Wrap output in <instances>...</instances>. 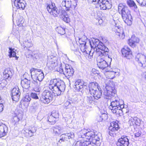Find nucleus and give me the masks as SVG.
Here are the masks:
<instances>
[{"label": "nucleus", "instance_id": "c03bdc74", "mask_svg": "<svg viewBox=\"0 0 146 146\" xmlns=\"http://www.w3.org/2000/svg\"><path fill=\"white\" fill-rule=\"evenodd\" d=\"M86 139H84V141H82L83 146H89L92 143L91 140H85Z\"/></svg>", "mask_w": 146, "mask_h": 146}, {"label": "nucleus", "instance_id": "7ed1b4c3", "mask_svg": "<svg viewBox=\"0 0 146 146\" xmlns=\"http://www.w3.org/2000/svg\"><path fill=\"white\" fill-rule=\"evenodd\" d=\"M111 104L109 108L113 113L116 114H121L122 109L124 108L122 100H120L118 97H112L110 98Z\"/></svg>", "mask_w": 146, "mask_h": 146}, {"label": "nucleus", "instance_id": "4be33fe9", "mask_svg": "<svg viewBox=\"0 0 146 146\" xmlns=\"http://www.w3.org/2000/svg\"><path fill=\"white\" fill-rule=\"evenodd\" d=\"M14 4L17 9H24L25 7L26 3L23 0H14Z\"/></svg>", "mask_w": 146, "mask_h": 146}, {"label": "nucleus", "instance_id": "39448f33", "mask_svg": "<svg viewBox=\"0 0 146 146\" xmlns=\"http://www.w3.org/2000/svg\"><path fill=\"white\" fill-rule=\"evenodd\" d=\"M106 59L108 60V62L110 63L112 61V58L109 57L108 54L106 56L104 54L98 55L97 58L98 61V66L99 68L102 70L105 71H108V68H110L109 67L108 63L105 60Z\"/></svg>", "mask_w": 146, "mask_h": 146}, {"label": "nucleus", "instance_id": "4468645a", "mask_svg": "<svg viewBox=\"0 0 146 146\" xmlns=\"http://www.w3.org/2000/svg\"><path fill=\"white\" fill-rule=\"evenodd\" d=\"M50 4L47 6V9L48 12L54 17L58 16L59 11L58 8L55 6L54 4Z\"/></svg>", "mask_w": 146, "mask_h": 146}, {"label": "nucleus", "instance_id": "5fc2aeb1", "mask_svg": "<svg viewBox=\"0 0 146 146\" xmlns=\"http://www.w3.org/2000/svg\"><path fill=\"white\" fill-rule=\"evenodd\" d=\"M82 131V130L81 131L78 133V136L79 138H82L83 139H85V137H86V134H84V133H81V132Z\"/></svg>", "mask_w": 146, "mask_h": 146}, {"label": "nucleus", "instance_id": "1a4fd4ad", "mask_svg": "<svg viewBox=\"0 0 146 146\" xmlns=\"http://www.w3.org/2000/svg\"><path fill=\"white\" fill-rule=\"evenodd\" d=\"M90 3L93 2H96V4L98 5L101 9L106 10L109 9L111 7L110 1L107 2L106 0H88Z\"/></svg>", "mask_w": 146, "mask_h": 146}, {"label": "nucleus", "instance_id": "c756f323", "mask_svg": "<svg viewBox=\"0 0 146 146\" xmlns=\"http://www.w3.org/2000/svg\"><path fill=\"white\" fill-rule=\"evenodd\" d=\"M9 49L8 56L9 57L11 58L12 57H15V59L17 60L18 57L16 56V50L12 48H9Z\"/></svg>", "mask_w": 146, "mask_h": 146}, {"label": "nucleus", "instance_id": "e433bc0d", "mask_svg": "<svg viewBox=\"0 0 146 146\" xmlns=\"http://www.w3.org/2000/svg\"><path fill=\"white\" fill-rule=\"evenodd\" d=\"M70 48L72 50L76 51L78 48V45L76 41H73L70 44Z\"/></svg>", "mask_w": 146, "mask_h": 146}, {"label": "nucleus", "instance_id": "8fccbe9b", "mask_svg": "<svg viewBox=\"0 0 146 146\" xmlns=\"http://www.w3.org/2000/svg\"><path fill=\"white\" fill-rule=\"evenodd\" d=\"M139 5L142 7H146V0H136Z\"/></svg>", "mask_w": 146, "mask_h": 146}, {"label": "nucleus", "instance_id": "cd10ccee", "mask_svg": "<svg viewBox=\"0 0 146 146\" xmlns=\"http://www.w3.org/2000/svg\"><path fill=\"white\" fill-rule=\"evenodd\" d=\"M60 18L66 23H69L70 22V19L69 16L64 11H63L62 13L60 16Z\"/></svg>", "mask_w": 146, "mask_h": 146}, {"label": "nucleus", "instance_id": "20e7f679", "mask_svg": "<svg viewBox=\"0 0 146 146\" xmlns=\"http://www.w3.org/2000/svg\"><path fill=\"white\" fill-rule=\"evenodd\" d=\"M118 11H121L122 17L125 23L128 25L132 23V19L130 11L128 7L122 3H120L118 7Z\"/></svg>", "mask_w": 146, "mask_h": 146}, {"label": "nucleus", "instance_id": "423d86ee", "mask_svg": "<svg viewBox=\"0 0 146 146\" xmlns=\"http://www.w3.org/2000/svg\"><path fill=\"white\" fill-rule=\"evenodd\" d=\"M90 92L91 94L93 95L94 98L98 100L101 98L102 91L98 84L96 82H92L88 85Z\"/></svg>", "mask_w": 146, "mask_h": 146}, {"label": "nucleus", "instance_id": "aec40b11", "mask_svg": "<svg viewBox=\"0 0 146 146\" xmlns=\"http://www.w3.org/2000/svg\"><path fill=\"white\" fill-rule=\"evenodd\" d=\"M117 144L120 146H128L129 142L127 137L124 135L122 136L118 140Z\"/></svg>", "mask_w": 146, "mask_h": 146}, {"label": "nucleus", "instance_id": "a19ab883", "mask_svg": "<svg viewBox=\"0 0 146 146\" xmlns=\"http://www.w3.org/2000/svg\"><path fill=\"white\" fill-rule=\"evenodd\" d=\"M56 30L58 32V33L60 35H64L65 33L64 29L62 28V27H58L56 28Z\"/></svg>", "mask_w": 146, "mask_h": 146}, {"label": "nucleus", "instance_id": "09e8293b", "mask_svg": "<svg viewBox=\"0 0 146 146\" xmlns=\"http://www.w3.org/2000/svg\"><path fill=\"white\" fill-rule=\"evenodd\" d=\"M39 106V104L37 102H34L33 103L31 107L33 109L36 110L38 109Z\"/></svg>", "mask_w": 146, "mask_h": 146}, {"label": "nucleus", "instance_id": "2f4dec72", "mask_svg": "<svg viewBox=\"0 0 146 146\" xmlns=\"http://www.w3.org/2000/svg\"><path fill=\"white\" fill-rule=\"evenodd\" d=\"M51 129L53 131V133L56 135H60L63 132L62 129L58 126L53 127Z\"/></svg>", "mask_w": 146, "mask_h": 146}, {"label": "nucleus", "instance_id": "6e6d98bb", "mask_svg": "<svg viewBox=\"0 0 146 146\" xmlns=\"http://www.w3.org/2000/svg\"><path fill=\"white\" fill-rule=\"evenodd\" d=\"M101 117L104 120H105L108 118L107 115L105 113V111L104 113H102L101 115Z\"/></svg>", "mask_w": 146, "mask_h": 146}, {"label": "nucleus", "instance_id": "6e6552de", "mask_svg": "<svg viewBox=\"0 0 146 146\" xmlns=\"http://www.w3.org/2000/svg\"><path fill=\"white\" fill-rule=\"evenodd\" d=\"M31 74V77L34 80L36 81V82L38 81L39 82L41 81L44 78V74L41 70L39 69H36L34 68H32L30 70Z\"/></svg>", "mask_w": 146, "mask_h": 146}, {"label": "nucleus", "instance_id": "473e14b6", "mask_svg": "<svg viewBox=\"0 0 146 146\" xmlns=\"http://www.w3.org/2000/svg\"><path fill=\"white\" fill-rule=\"evenodd\" d=\"M74 137V134L73 132L62 134L60 136V137L64 139L67 140V139L73 138Z\"/></svg>", "mask_w": 146, "mask_h": 146}, {"label": "nucleus", "instance_id": "b1692460", "mask_svg": "<svg viewBox=\"0 0 146 146\" xmlns=\"http://www.w3.org/2000/svg\"><path fill=\"white\" fill-rule=\"evenodd\" d=\"M139 41V38L134 35H133L131 39L129 40V44L132 47L135 46L136 44L138 43Z\"/></svg>", "mask_w": 146, "mask_h": 146}, {"label": "nucleus", "instance_id": "c85d7f7f", "mask_svg": "<svg viewBox=\"0 0 146 146\" xmlns=\"http://www.w3.org/2000/svg\"><path fill=\"white\" fill-rule=\"evenodd\" d=\"M30 81L26 78L22 80L21 84L22 87L26 89H28L30 86Z\"/></svg>", "mask_w": 146, "mask_h": 146}, {"label": "nucleus", "instance_id": "dca6fc26", "mask_svg": "<svg viewBox=\"0 0 146 146\" xmlns=\"http://www.w3.org/2000/svg\"><path fill=\"white\" fill-rule=\"evenodd\" d=\"M136 60L138 61L139 66L143 67L146 66V56L145 55L140 54H137Z\"/></svg>", "mask_w": 146, "mask_h": 146}, {"label": "nucleus", "instance_id": "603ef678", "mask_svg": "<svg viewBox=\"0 0 146 146\" xmlns=\"http://www.w3.org/2000/svg\"><path fill=\"white\" fill-rule=\"evenodd\" d=\"M80 47L81 50L83 52L85 51V49L87 48L86 44H83L82 45H80Z\"/></svg>", "mask_w": 146, "mask_h": 146}, {"label": "nucleus", "instance_id": "ea45409f", "mask_svg": "<svg viewBox=\"0 0 146 146\" xmlns=\"http://www.w3.org/2000/svg\"><path fill=\"white\" fill-rule=\"evenodd\" d=\"M48 120L50 124L52 125L54 124L56 122V119L50 115L48 118Z\"/></svg>", "mask_w": 146, "mask_h": 146}, {"label": "nucleus", "instance_id": "a18cd8bd", "mask_svg": "<svg viewBox=\"0 0 146 146\" xmlns=\"http://www.w3.org/2000/svg\"><path fill=\"white\" fill-rule=\"evenodd\" d=\"M54 118L56 119L59 118V115L58 111L56 110H53L51 114Z\"/></svg>", "mask_w": 146, "mask_h": 146}, {"label": "nucleus", "instance_id": "412c9836", "mask_svg": "<svg viewBox=\"0 0 146 146\" xmlns=\"http://www.w3.org/2000/svg\"><path fill=\"white\" fill-rule=\"evenodd\" d=\"M74 71L73 68L70 65L68 64L66 65L65 72L64 74L66 77L68 78L73 76Z\"/></svg>", "mask_w": 146, "mask_h": 146}, {"label": "nucleus", "instance_id": "72a5a7b5", "mask_svg": "<svg viewBox=\"0 0 146 146\" xmlns=\"http://www.w3.org/2000/svg\"><path fill=\"white\" fill-rule=\"evenodd\" d=\"M63 6H64L67 8H69L71 5V0H65L63 1L62 3Z\"/></svg>", "mask_w": 146, "mask_h": 146}, {"label": "nucleus", "instance_id": "69168bd1", "mask_svg": "<svg viewBox=\"0 0 146 146\" xmlns=\"http://www.w3.org/2000/svg\"><path fill=\"white\" fill-rule=\"evenodd\" d=\"M106 1H107V2H108V1H109V0H106ZM110 4H111V7L109 8V9H110L111 7V6H112V4H111V0H110Z\"/></svg>", "mask_w": 146, "mask_h": 146}, {"label": "nucleus", "instance_id": "5701e85b", "mask_svg": "<svg viewBox=\"0 0 146 146\" xmlns=\"http://www.w3.org/2000/svg\"><path fill=\"white\" fill-rule=\"evenodd\" d=\"M56 59L55 58L48 60L46 66L50 70H52L56 66Z\"/></svg>", "mask_w": 146, "mask_h": 146}, {"label": "nucleus", "instance_id": "13d9d810", "mask_svg": "<svg viewBox=\"0 0 146 146\" xmlns=\"http://www.w3.org/2000/svg\"><path fill=\"white\" fill-rule=\"evenodd\" d=\"M98 139L97 140H92V143H91V144L89 145V146H96L95 144V143L97 141H98Z\"/></svg>", "mask_w": 146, "mask_h": 146}, {"label": "nucleus", "instance_id": "2eb2a0df", "mask_svg": "<svg viewBox=\"0 0 146 146\" xmlns=\"http://www.w3.org/2000/svg\"><path fill=\"white\" fill-rule=\"evenodd\" d=\"M119 128L117 122L113 121L110 123V126L109 128V133L111 136H113L115 132Z\"/></svg>", "mask_w": 146, "mask_h": 146}, {"label": "nucleus", "instance_id": "4c0bfd02", "mask_svg": "<svg viewBox=\"0 0 146 146\" xmlns=\"http://www.w3.org/2000/svg\"><path fill=\"white\" fill-rule=\"evenodd\" d=\"M91 52V51L88 50L87 48L85 49V51L83 52L84 53V54L85 55V56H86L87 58L89 59H91L92 58V55L90 54Z\"/></svg>", "mask_w": 146, "mask_h": 146}, {"label": "nucleus", "instance_id": "338daca9", "mask_svg": "<svg viewBox=\"0 0 146 146\" xmlns=\"http://www.w3.org/2000/svg\"><path fill=\"white\" fill-rule=\"evenodd\" d=\"M145 77V78L146 79V72L144 73Z\"/></svg>", "mask_w": 146, "mask_h": 146}, {"label": "nucleus", "instance_id": "ddd939ff", "mask_svg": "<svg viewBox=\"0 0 146 146\" xmlns=\"http://www.w3.org/2000/svg\"><path fill=\"white\" fill-rule=\"evenodd\" d=\"M81 133H83L84 134H86L85 139H86L91 140H97L98 136L97 135H95L94 133L92 131H88V130L85 129L82 130Z\"/></svg>", "mask_w": 146, "mask_h": 146}, {"label": "nucleus", "instance_id": "a211bd4d", "mask_svg": "<svg viewBox=\"0 0 146 146\" xmlns=\"http://www.w3.org/2000/svg\"><path fill=\"white\" fill-rule=\"evenodd\" d=\"M114 30V31L116 35H118L120 38L121 39L124 38L125 35L122 27H119L118 25L115 24Z\"/></svg>", "mask_w": 146, "mask_h": 146}, {"label": "nucleus", "instance_id": "f3484780", "mask_svg": "<svg viewBox=\"0 0 146 146\" xmlns=\"http://www.w3.org/2000/svg\"><path fill=\"white\" fill-rule=\"evenodd\" d=\"M19 90V89L18 87L15 88L13 89L11 96L13 100L16 101L19 100L21 94Z\"/></svg>", "mask_w": 146, "mask_h": 146}, {"label": "nucleus", "instance_id": "0e129e2a", "mask_svg": "<svg viewBox=\"0 0 146 146\" xmlns=\"http://www.w3.org/2000/svg\"><path fill=\"white\" fill-rule=\"evenodd\" d=\"M65 104L66 105H68V106H69V105H70V104L69 102L67 101L65 103Z\"/></svg>", "mask_w": 146, "mask_h": 146}, {"label": "nucleus", "instance_id": "052dcab7", "mask_svg": "<svg viewBox=\"0 0 146 146\" xmlns=\"http://www.w3.org/2000/svg\"><path fill=\"white\" fill-rule=\"evenodd\" d=\"M141 135V133L139 132H137L135 134V137H139Z\"/></svg>", "mask_w": 146, "mask_h": 146}, {"label": "nucleus", "instance_id": "774afa93", "mask_svg": "<svg viewBox=\"0 0 146 146\" xmlns=\"http://www.w3.org/2000/svg\"><path fill=\"white\" fill-rule=\"evenodd\" d=\"M26 146H31L29 145H27Z\"/></svg>", "mask_w": 146, "mask_h": 146}, {"label": "nucleus", "instance_id": "58836bf2", "mask_svg": "<svg viewBox=\"0 0 146 146\" xmlns=\"http://www.w3.org/2000/svg\"><path fill=\"white\" fill-rule=\"evenodd\" d=\"M33 82L34 84H35V86L34 88V90L36 92H38L40 91V82H36V81L34 80V82L33 81Z\"/></svg>", "mask_w": 146, "mask_h": 146}, {"label": "nucleus", "instance_id": "bb28decb", "mask_svg": "<svg viewBox=\"0 0 146 146\" xmlns=\"http://www.w3.org/2000/svg\"><path fill=\"white\" fill-rule=\"evenodd\" d=\"M8 131V127L5 125H0V137L5 136Z\"/></svg>", "mask_w": 146, "mask_h": 146}, {"label": "nucleus", "instance_id": "6ab92c4d", "mask_svg": "<svg viewBox=\"0 0 146 146\" xmlns=\"http://www.w3.org/2000/svg\"><path fill=\"white\" fill-rule=\"evenodd\" d=\"M123 56L126 58L130 59L132 57V52L131 49L128 47L125 46L121 50Z\"/></svg>", "mask_w": 146, "mask_h": 146}, {"label": "nucleus", "instance_id": "f03ea898", "mask_svg": "<svg viewBox=\"0 0 146 146\" xmlns=\"http://www.w3.org/2000/svg\"><path fill=\"white\" fill-rule=\"evenodd\" d=\"M92 42H90V44L92 48H93L94 52L92 53H96L97 55L104 54L107 56L109 51L108 49L103 43L98 39H94Z\"/></svg>", "mask_w": 146, "mask_h": 146}, {"label": "nucleus", "instance_id": "a878e982", "mask_svg": "<svg viewBox=\"0 0 146 146\" xmlns=\"http://www.w3.org/2000/svg\"><path fill=\"white\" fill-rule=\"evenodd\" d=\"M58 146H71L70 143L67 140L64 139L60 137V139L57 143Z\"/></svg>", "mask_w": 146, "mask_h": 146}, {"label": "nucleus", "instance_id": "f257e3e1", "mask_svg": "<svg viewBox=\"0 0 146 146\" xmlns=\"http://www.w3.org/2000/svg\"><path fill=\"white\" fill-rule=\"evenodd\" d=\"M48 87L55 96H57L64 91L65 85L64 82L58 79H53L50 81Z\"/></svg>", "mask_w": 146, "mask_h": 146}, {"label": "nucleus", "instance_id": "de8ad7c7", "mask_svg": "<svg viewBox=\"0 0 146 146\" xmlns=\"http://www.w3.org/2000/svg\"><path fill=\"white\" fill-rule=\"evenodd\" d=\"M128 122L130 126L135 125V117H129Z\"/></svg>", "mask_w": 146, "mask_h": 146}, {"label": "nucleus", "instance_id": "e2e57ef3", "mask_svg": "<svg viewBox=\"0 0 146 146\" xmlns=\"http://www.w3.org/2000/svg\"><path fill=\"white\" fill-rule=\"evenodd\" d=\"M97 119L99 121H102L104 120L101 117V115L98 117Z\"/></svg>", "mask_w": 146, "mask_h": 146}, {"label": "nucleus", "instance_id": "49530a36", "mask_svg": "<svg viewBox=\"0 0 146 146\" xmlns=\"http://www.w3.org/2000/svg\"><path fill=\"white\" fill-rule=\"evenodd\" d=\"M135 125L139 126L142 122L141 119L137 117H135Z\"/></svg>", "mask_w": 146, "mask_h": 146}, {"label": "nucleus", "instance_id": "0eeeda50", "mask_svg": "<svg viewBox=\"0 0 146 146\" xmlns=\"http://www.w3.org/2000/svg\"><path fill=\"white\" fill-rule=\"evenodd\" d=\"M103 93L105 98L109 99L116 95V90L115 89L114 84L112 81L110 82L107 85L104 90Z\"/></svg>", "mask_w": 146, "mask_h": 146}, {"label": "nucleus", "instance_id": "37998d69", "mask_svg": "<svg viewBox=\"0 0 146 146\" xmlns=\"http://www.w3.org/2000/svg\"><path fill=\"white\" fill-rule=\"evenodd\" d=\"M94 99V96L92 97L90 95H88L86 97L87 102L90 104L93 103Z\"/></svg>", "mask_w": 146, "mask_h": 146}, {"label": "nucleus", "instance_id": "864d4df0", "mask_svg": "<svg viewBox=\"0 0 146 146\" xmlns=\"http://www.w3.org/2000/svg\"><path fill=\"white\" fill-rule=\"evenodd\" d=\"M31 97L35 99H38L37 94L35 93H31Z\"/></svg>", "mask_w": 146, "mask_h": 146}, {"label": "nucleus", "instance_id": "7c9ffc66", "mask_svg": "<svg viewBox=\"0 0 146 146\" xmlns=\"http://www.w3.org/2000/svg\"><path fill=\"white\" fill-rule=\"evenodd\" d=\"M13 73L10 70H5L3 72V77L6 79H10L12 77Z\"/></svg>", "mask_w": 146, "mask_h": 146}, {"label": "nucleus", "instance_id": "bf43d9fd", "mask_svg": "<svg viewBox=\"0 0 146 146\" xmlns=\"http://www.w3.org/2000/svg\"><path fill=\"white\" fill-rule=\"evenodd\" d=\"M78 42L79 43L80 45H82L83 44H86V42L85 41H82V39L80 38H79Z\"/></svg>", "mask_w": 146, "mask_h": 146}, {"label": "nucleus", "instance_id": "f704fd0d", "mask_svg": "<svg viewBox=\"0 0 146 146\" xmlns=\"http://www.w3.org/2000/svg\"><path fill=\"white\" fill-rule=\"evenodd\" d=\"M24 46L26 47H30L33 46L32 41L30 39H27L23 42Z\"/></svg>", "mask_w": 146, "mask_h": 146}, {"label": "nucleus", "instance_id": "79ce46f5", "mask_svg": "<svg viewBox=\"0 0 146 146\" xmlns=\"http://www.w3.org/2000/svg\"><path fill=\"white\" fill-rule=\"evenodd\" d=\"M31 100V98L28 94L26 95L23 99V101L27 103V105L28 106L29 103Z\"/></svg>", "mask_w": 146, "mask_h": 146}, {"label": "nucleus", "instance_id": "c9c22d12", "mask_svg": "<svg viewBox=\"0 0 146 146\" xmlns=\"http://www.w3.org/2000/svg\"><path fill=\"white\" fill-rule=\"evenodd\" d=\"M128 5L130 7L133 8L135 9L137 8V6L134 2L132 0H128L127 1Z\"/></svg>", "mask_w": 146, "mask_h": 146}, {"label": "nucleus", "instance_id": "9d476101", "mask_svg": "<svg viewBox=\"0 0 146 146\" xmlns=\"http://www.w3.org/2000/svg\"><path fill=\"white\" fill-rule=\"evenodd\" d=\"M53 98V96L51 92L48 90H46L42 93L41 100L44 103L48 104L52 100Z\"/></svg>", "mask_w": 146, "mask_h": 146}, {"label": "nucleus", "instance_id": "393cba45", "mask_svg": "<svg viewBox=\"0 0 146 146\" xmlns=\"http://www.w3.org/2000/svg\"><path fill=\"white\" fill-rule=\"evenodd\" d=\"M110 70V68H109L108 71H105L106 72L105 74L107 78L112 79L115 77V75L118 73L115 71Z\"/></svg>", "mask_w": 146, "mask_h": 146}, {"label": "nucleus", "instance_id": "f8f14e48", "mask_svg": "<svg viewBox=\"0 0 146 146\" xmlns=\"http://www.w3.org/2000/svg\"><path fill=\"white\" fill-rule=\"evenodd\" d=\"M74 88L78 91H80L83 89H88V84L81 80H78L75 82Z\"/></svg>", "mask_w": 146, "mask_h": 146}, {"label": "nucleus", "instance_id": "3c124183", "mask_svg": "<svg viewBox=\"0 0 146 146\" xmlns=\"http://www.w3.org/2000/svg\"><path fill=\"white\" fill-rule=\"evenodd\" d=\"M24 22V20L22 18H20L17 21V25L19 27L23 26V23Z\"/></svg>", "mask_w": 146, "mask_h": 146}, {"label": "nucleus", "instance_id": "9b49d317", "mask_svg": "<svg viewBox=\"0 0 146 146\" xmlns=\"http://www.w3.org/2000/svg\"><path fill=\"white\" fill-rule=\"evenodd\" d=\"M36 127L34 126H29L25 128L22 130V132L26 137H31L34 135V134L36 133Z\"/></svg>", "mask_w": 146, "mask_h": 146}, {"label": "nucleus", "instance_id": "680f3d73", "mask_svg": "<svg viewBox=\"0 0 146 146\" xmlns=\"http://www.w3.org/2000/svg\"><path fill=\"white\" fill-rule=\"evenodd\" d=\"M3 106L1 103H0V112H2L3 110Z\"/></svg>", "mask_w": 146, "mask_h": 146}, {"label": "nucleus", "instance_id": "4d7b16f0", "mask_svg": "<svg viewBox=\"0 0 146 146\" xmlns=\"http://www.w3.org/2000/svg\"><path fill=\"white\" fill-rule=\"evenodd\" d=\"M74 146H83L82 141H77Z\"/></svg>", "mask_w": 146, "mask_h": 146}]
</instances>
